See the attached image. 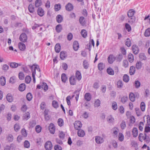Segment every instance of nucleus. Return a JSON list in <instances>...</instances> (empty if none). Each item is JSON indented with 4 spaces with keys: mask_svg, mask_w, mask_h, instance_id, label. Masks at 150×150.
I'll return each instance as SVG.
<instances>
[{
    "mask_svg": "<svg viewBox=\"0 0 150 150\" xmlns=\"http://www.w3.org/2000/svg\"><path fill=\"white\" fill-rule=\"evenodd\" d=\"M83 65L85 69H87L89 67V65L86 60H84L83 62Z\"/></svg>",
    "mask_w": 150,
    "mask_h": 150,
    "instance_id": "b1692460",
    "label": "nucleus"
},
{
    "mask_svg": "<svg viewBox=\"0 0 150 150\" xmlns=\"http://www.w3.org/2000/svg\"><path fill=\"white\" fill-rule=\"evenodd\" d=\"M142 66V64L140 61H137L136 64V68L138 69H141Z\"/></svg>",
    "mask_w": 150,
    "mask_h": 150,
    "instance_id": "5701e85b",
    "label": "nucleus"
},
{
    "mask_svg": "<svg viewBox=\"0 0 150 150\" xmlns=\"http://www.w3.org/2000/svg\"><path fill=\"white\" fill-rule=\"evenodd\" d=\"M6 81L5 77L3 76H1L0 78V84L2 86L5 85Z\"/></svg>",
    "mask_w": 150,
    "mask_h": 150,
    "instance_id": "a878e982",
    "label": "nucleus"
},
{
    "mask_svg": "<svg viewBox=\"0 0 150 150\" xmlns=\"http://www.w3.org/2000/svg\"><path fill=\"white\" fill-rule=\"evenodd\" d=\"M79 22L81 24L82 26H84L85 25L86 22L85 19L83 17L81 16L80 18Z\"/></svg>",
    "mask_w": 150,
    "mask_h": 150,
    "instance_id": "cd10ccee",
    "label": "nucleus"
},
{
    "mask_svg": "<svg viewBox=\"0 0 150 150\" xmlns=\"http://www.w3.org/2000/svg\"><path fill=\"white\" fill-rule=\"evenodd\" d=\"M125 45L128 47H129L131 46V42L130 39L129 38H127L126 40L125 43Z\"/></svg>",
    "mask_w": 150,
    "mask_h": 150,
    "instance_id": "e433bc0d",
    "label": "nucleus"
},
{
    "mask_svg": "<svg viewBox=\"0 0 150 150\" xmlns=\"http://www.w3.org/2000/svg\"><path fill=\"white\" fill-rule=\"evenodd\" d=\"M32 98V95L30 93H27L26 95V98L28 101H31Z\"/></svg>",
    "mask_w": 150,
    "mask_h": 150,
    "instance_id": "c03bdc74",
    "label": "nucleus"
},
{
    "mask_svg": "<svg viewBox=\"0 0 150 150\" xmlns=\"http://www.w3.org/2000/svg\"><path fill=\"white\" fill-rule=\"evenodd\" d=\"M140 107L141 110L142 111H144L145 110V103L144 102H141L140 104Z\"/></svg>",
    "mask_w": 150,
    "mask_h": 150,
    "instance_id": "0e129e2a",
    "label": "nucleus"
},
{
    "mask_svg": "<svg viewBox=\"0 0 150 150\" xmlns=\"http://www.w3.org/2000/svg\"><path fill=\"white\" fill-rule=\"evenodd\" d=\"M123 58V56L121 54H119L117 57V61L118 62H120L121 61Z\"/></svg>",
    "mask_w": 150,
    "mask_h": 150,
    "instance_id": "774afa93",
    "label": "nucleus"
},
{
    "mask_svg": "<svg viewBox=\"0 0 150 150\" xmlns=\"http://www.w3.org/2000/svg\"><path fill=\"white\" fill-rule=\"evenodd\" d=\"M55 10L57 11H59L61 8V6L59 4H55L54 5Z\"/></svg>",
    "mask_w": 150,
    "mask_h": 150,
    "instance_id": "864d4df0",
    "label": "nucleus"
},
{
    "mask_svg": "<svg viewBox=\"0 0 150 150\" xmlns=\"http://www.w3.org/2000/svg\"><path fill=\"white\" fill-rule=\"evenodd\" d=\"M45 147L46 150H51L52 147V144L51 142L47 141L45 145Z\"/></svg>",
    "mask_w": 150,
    "mask_h": 150,
    "instance_id": "39448f33",
    "label": "nucleus"
},
{
    "mask_svg": "<svg viewBox=\"0 0 150 150\" xmlns=\"http://www.w3.org/2000/svg\"><path fill=\"white\" fill-rule=\"evenodd\" d=\"M95 140L96 142L98 144H101L104 142L103 139L99 136L96 137Z\"/></svg>",
    "mask_w": 150,
    "mask_h": 150,
    "instance_id": "0eeeda50",
    "label": "nucleus"
},
{
    "mask_svg": "<svg viewBox=\"0 0 150 150\" xmlns=\"http://www.w3.org/2000/svg\"><path fill=\"white\" fill-rule=\"evenodd\" d=\"M30 117V114L29 113L27 112L25 113L23 117V119L25 120H27Z\"/></svg>",
    "mask_w": 150,
    "mask_h": 150,
    "instance_id": "4be33fe9",
    "label": "nucleus"
},
{
    "mask_svg": "<svg viewBox=\"0 0 150 150\" xmlns=\"http://www.w3.org/2000/svg\"><path fill=\"white\" fill-rule=\"evenodd\" d=\"M129 98L130 100L132 102H134L135 100V97L134 94L131 93L129 95Z\"/></svg>",
    "mask_w": 150,
    "mask_h": 150,
    "instance_id": "f704fd0d",
    "label": "nucleus"
},
{
    "mask_svg": "<svg viewBox=\"0 0 150 150\" xmlns=\"http://www.w3.org/2000/svg\"><path fill=\"white\" fill-rule=\"evenodd\" d=\"M106 71L108 74L109 75H112L114 74L113 70L110 67L108 68Z\"/></svg>",
    "mask_w": 150,
    "mask_h": 150,
    "instance_id": "7c9ffc66",
    "label": "nucleus"
},
{
    "mask_svg": "<svg viewBox=\"0 0 150 150\" xmlns=\"http://www.w3.org/2000/svg\"><path fill=\"white\" fill-rule=\"evenodd\" d=\"M19 39L20 40L23 42H26L27 39V35L25 33H22L20 36Z\"/></svg>",
    "mask_w": 150,
    "mask_h": 150,
    "instance_id": "7ed1b4c3",
    "label": "nucleus"
},
{
    "mask_svg": "<svg viewBox=\"0 0 150 150\" xmlns=\"http://www.w3.org/2000/svg\"><path fill=\"white\" fill-rule=\"evenodd\" d=\"M145 138L144 141L146 142V143H149L150 141V139L149 136L147 135V134L146 133H144Z\"/></svg>",
    "mask_w": 150,
    "mask_h": 150,
    "instance_id": "ea45409f",
    "label": "nucleus"
},
{
    "mask_svg": "<svg viewBox=\"0 0 150 150\" xmlns=\"http://www.w3.org/2000/svg\"><path fill=\"white\" fill-rule=\"evenodd\" d=\"M69 82L71 85H74L76 83V80L74 76H72L69 78Z\"/></svg>",
    "mask_w": 150,
    "mask_h": 150,
    "instance_id": "9d476101",
    "label": "nucleus"
},
{
    "mask_svg": "<svg viewBox=\"0 0 150 150\" xmlns=\"http://www.w3.org/2000/svg\"><path fill=\"white\" fill-rule=\"evenodd\" d=\"M28 10L29 12L31 13H33L34 11V7L31 4L29 5L28 6Z\"/></svg>",
    "mask_w": 150,
    "mask_h": 150,
    "instance_id": "c9c22d12",
    "label": "nucleus"
},
{
    "mask_svg": "<svg viewBox=\"0 0 150 150\" xmlns=\"http://www.w3.org/2000/svg\"><path fill=\"white\" fill-rule=\"evenodd\" d=\"M80 90H77L75 91L74 92V93L76 94V96L75 97L76 100L77 101L79 98V94Z\"/></svg>",
    "mask_w": 150,
    "mask_h": 150,
    "instance_id": "13d9d810",
    "label": "nucleus"
},
{
    "mask_svg": "<svg viewBox=\"0 0 150 150\" xmlns=\"http://www.w3.org/2000/svg\"><path fill=\"white\" fill-rule=\"evenodd\" d=\"M134 86L135 88H138L140 86V83L138 80H136L134 82Z\"/></svg>",
    "mask_w": 150,
    "mask_h": 150,
    "instance_id": "bf43d9fd",
    "label": "nucleus"
},
{
    "mask_svg": "<svg viewBox=\"0 0 150 150\" xmlns=\"http://www.w3.org/2000/svg\"><path fill=\"white\" fill-rule=\"evenodd\" d=\"M135 72V67L134 66H132L130 67L129 73L130 75H134Z\"/></svg>",
    "mask_w": 150,
    "mask_h": 150,
    "instance_id": "393cba45",
    "label": "nucleus"
},
{
    "mask_svg": "<svg viewBox=\"0 0 150 150\" xmlns=\"http://www.w3.org/2000/svg\"><path fill=\"white\" fill-rule=\"evenodd\" d=\"M107 121L109 123H112L114 120L113 117L111 116L110 115L108 116L107 118Z\"/></svg>",
    "mask_w": 150,
    "mask_h": 150,
    "instance_id": "c756f323",
    "label": "nucleus"
},
{
    "mask_svg": "<svg viewBox=\"0 0 150 150\" xmlns=\"http://www.w3.org/2000/svg\"><path fill=\"white\" fill-rule=\"evenodd\" d=\"M117 87L119 88H121L123 86V83L122 81L119 80L117 82Z\"/></svg>",
    "mask_w": 150,
    "mask_h": 150,
    "instance_id": "4d7b16f0",
    "label": "nucleus"
},
{
    "mask_svg": "<svg viewBox=\"0 0 150 150\" xmlns=\"http://www.w3.org/2000/svg\"><path fill=\"white\" fill-rule=\"evenodd\" d=\"M41 88L44 89L45 91H46L48 89V86L46 83H43L42 85H41Z\"/></svg>",
    "mask_w": 150,
    "mask_h": 150,
    "instance_id": "052dcab7",
    "label": "nucleus"
},
{
    "mask_svg": "<svg viewBox=\"0 0 150 150\" xmlns=\"http://www.w3.org/2000/svg\"><path fill=\"white\" fill-rule=\"evenodd\" d=\"M6 99L9 102H11L13 100V98L12 95L10 93H8L6 96Z\"/></svg>",
    "mask_w": 150,
    "mask_h": 150,
    "instance_id": "f3484780",
    "label": "nucleus"
},
{
    "mask_svg": "<svg viewBox=\"0 0 150 150\" xmlns=\"http://www.w3.org/2000/svg\"><path fill=\"white\" fill-rule=\"evenodd\" d=\"M66 52L64 51H62L60 53V57L62 60L64 59L67 57Z\"/></svg>",
    "mask_w": 150,
    "mask_h": 150,
    "instance_id": "f8f14e48",
    "label": "nucleus"
},
{
    "mask_svg": "<svg viewBox=\"0 0 150 150\" xmlns=\"http://www.w3.org/2000/svg\"><path fill=\"white\" fill-rule=\"evenodd\" d=\"M135 11L133 9H130L127 12L128 17L129 18L128 22L132 24L134 23L136 20L135 17L134 16Z\"/></svg>",
    "mask_w": 150,
    "mask_h": 150,
    "instance_id": "f257e3e1",
    "label": "nucleus"
},
{
    "mask_svg": "<svg viewBox=\"0 0 150 150\" xmlns=\"http://www.w3.org/2000/svg\"><path fill=\"white\" fill-rule=\"evenodd\" d=\"M57 21L58 23H61L63 20V18L62 16L60 15H58L56 17Z\"/></svg>",
    "mask_w": 150,
    "mask_h": 150,
    "instance_id": "aec40b11",
    "label": "nucleus"
},
{
    "mask_svg": "<svg viewBox=\"0 0 150 150\" xmlns=\"http://www.w3.org/2000/svg\"><path fill=\"white\" fill-rule=\"evenodd\" d=\"M132 50L134 53L135 54H137L139 52V48L136 45H134L132 47Z\"/></svg>",
    "mask_w": 150,
    "mask_h": 150,
    "instance_id": "1a4fd4ad",
    "label": "nucleus"
},
{
    "mask_svg": "<svg viewBox=\"0 0 150 150\" xmlns=\"http://www.w3.org/2000/svg\"><path fill=\"white\" fill-rule=\"evenodd\" d=\"M123 80L126 82H127L129 80V77L127 74H125L123 77Z\"/></svg>",
    "mask_w": 150,
    "mask_h": 150,
    "instance_id": "3c124183",
    "label": "nucleus"
},
{
    "mask_svg": "<svg viewBox=\"0 0 150 150\" xmlns=\"http://www.w3.org/2000/svg\"><path fill=\"white\" fill-rule=\"evenodd\" d=\"M125 27L127 31L129 32L131 31V28L130 25L127 23H126L125 24Z\"/></svg>",
    "mask_w": 150,
    "mask_h": 150,
    "instance_id": "69168bd1",
    "label": "nucleus"
},
{
    "mask_svg": "<svg viewBox=\"0 0 150 150\" xmlns=\"http://www.w3.org/2000/svg\"><path fill=\"white\" fill-rule=\"evenodd\" d=\"M25 82L27 83H29L31 81V78L29 76H27L25 78Z\"/></svg>",
    "mask_w": 150,
    "mask_h": 150,
    "instance_id": "6e6d98bb",
    "label": "nucleus"
},
{
    "mask_svg": "<svg viewBox=\"0 0 150 150\" xmlns=\"http://www.w3.org/2000/svg\"><path fill=\"white\" fill-rule=\"evenodd\" d=\"M49 129L51 133L54 134L55 132V128L54 125L53 123H51L49 126Z\"/></svg>",
    "mask_w": 150,
    "mask_h": 150,
    "instance_id": "423d86ee",
    "label": "nucleus"
},
{
    "mask_svg": "<svg viewBox=\"0 0 150 150\" xmlns=\"http://www.w3.org/2000/svg\"><path fill=\"white\" fill-rule=\"evenodd\" d=\"M61 49V46L59 44L57 43L55 45V50L56 52L59 53L60 52Z\"/></svg>",
    "mask_w": 150,
    "mask_h": 150,
    "instance_id": "bb28decb",
    "label": "nucleus"
},
{
    "mask_svg": "<svg viewBox=\"0 0 150 150\" xmlns=\"http://www.w3.org/2000/svg\"><path fill=\"white\" fill-rule=\"evenodd\" d=\"M21 133L24 137H25L27 136V133L26 130L25 129H22Z\"/></svg>",
    "mask_w": 150,
    "mask_h": 150,
    "instance_id": "e2e57ef3",
    "label": "nucleus"
},
{
    "mask_svg": "<svg viewBox=\"0 0 150 150\" xmlns=\"http://www.w3.org/2000/svg\"><path fill=\"white\" fill-rule=\"evenodd\" d=\"M73 48L75 51H77L79 47V44L76 41H75L73 44Z\"/></svg>",
    "mask_w": 150,
    "mask_h": 150,
    "instance_id": "6e6552de",
    "label": "nucleus"
},
{
    "mask_svg": "<svg viewBox=\"0 0 150 150\" xmlns=\"http://www.w3.org/2000/svg\"><path fill=\"white\" fill-rule=\"evenodd\" d=\"M66 9L68 11H71L73 9L72 5L70 3H68L66 6Z\"/></svg>",
    "mask_w": 150,
    "mask_h": 150,
    "instance_id": "9b49d317",
    "label": "nucleus"
},
{
    "mask_svg": "<svg viewBox=\"0 0 150 150\" xmlns=\"http://www.w3.org/2000/svg\"><path fill=\"white\" fill-rule=\"evenodd\" d=\"M10 66L11 68H16L18 67L17 63L15 62H11L10 64Z\"/></svg>",
    "mask_w": 150,
    "mask_h": 150,
    "instance_id": "de8ad7c7",
    "label": "nucleus"
},
{
    "mask_svg": "<svg viewBox=\"0 0 150 150\" xmlns=\"http://www.w3.org/2000/svg\"><path fill=\"white\" fill-rule=\"evenodd\" d=\"M26 86L24 83H21L20 84L19 86L18 89L20 91H23L25 89Z\"/></svg>",
    "mask_w": 150,
    "mask_h": 150,
    "instance_id": "412c9836",
    "label": "nucleus"
},
{
    "mask_svg": "<svg viewBox=\"0 0 150 150\" xmlns=\"http://www.w3.org/2000/svg\"><path fill=\"white\" fill-rule=\"evenodd\" d=\"M144 35L146 37H149L150 35V28L146 30L144 33Z\"/></svg>",
    "mask_w": 150,
    "mask_h": 150,
    "instance_id": "49530a36",
    "label": "nucleus"
},
{
    "mask_svg": "<svg viewBox=\"0 0 150 150\" xmlns=\"http://www.w3.org/2000/svg\"><path fill=\"white\" fill-rule=\"evenodd\" d=\"M29 66L31 69L32 77L33 78V82L35 83V76L36 74V70L37 69V71H38L40 72V70L39 68V66L37 64H33L32 66Z\"/></svg>",
    "mask_w": 150,
    "mask_h": 150,
    "instance_id": "f03ea898",
    "label": "nucleus"
},
{
    "mask_svg": "<svg viewBox=\"0 0 150 150\" xmlns=\"http://www.w3.org/2000/svg\"><path fill=\"white\" fill-rule=\"evenodd\" d=\"M82 36L84 38H86L87 35V33L85 30H82L81 32Z\"/></svg>",
    "mask_w": 150,
    "mask_h": 150,
    "instance_id": "5fc2aeb1",
    "label": "nucleus"
},
{
    "mask_svg": "<svg viewBox=\"0 0 150 150\" xmlns=\"http://www.w3.org/2000/svg\"><path fill=\"white\" fill-rule=\"evenodd\" d=\"M135 110L137 116L138 117L140 116L141 115V111L138 108H135Z\"/></svg>",
    "mask_w": 150,
    "mask_h": 150,
    "instance_id": "603ef678",
    "label": "nucleus"
},
{
    "mask_svg": "<svg viewBox=\"0 0 150 150\" xmlns=\"http://www.w3.org/2000/svg\"><path fill=\"white\" fill-rule=\"evenodd\" d=\"M139 57L140 59L142 60H145L146 57L145 54L143 53H141L139 55Z\"/></svg>",
    "mask_w": 150,
    "mask_h": 150,
    "instance_id": "a19ab883",
    "label": "nucleus"
},
{
    "mask_svg": "<svg viewBox=\"0 0 150 150\" xmlns=\"http://www.w3.org/2000/svg\"><path fill=\"white\" fill-rule=\"evenodd\" d=\"M104 65L103 63H100L98 65V68L99 70L101 71L103 69Z\"/></svg>",
    "mask_w": 150,
    "mask_h": 150,
    "instance_id": "79ce46f5",
    "label": "nucleus"
},
{
    "mask_svg": "<svg viewBox=\"0 0 150 150\" xmlns=\"http://www.w3.org/2000/svg\"><path fill=\"white\" fill-rule=\"evenodd\" d=\"M78 130V131L77 132L78 136L80 137H83L85 135L84 131L82 129H79Z\"/></svg>",
    "mask_w": 150,
    "mask_h": 150,
    "instance_id": "dca6fc26",
    "label": "nucleus"
},
{
    "mask_svg": "<svg viewBox=\"0 0 150 150\" xmlns=\"http://www.w3.org/2000/svg\"><path fill=\"white\" fill-rule=\"evenodd\" d=\"M7 139L9 141L11 142L13 140V135L11 134H9L7 137Z\"/></svg>",
    "mask_w": 150,
    "mask_h": 150,
    "instance_id": "338daca9",
    "label": "nucleus"
},
{
    "mask_svg": "<svg viewBox=\"0 0 150 150\" xmlns=\"http://www.w3.org/2000/svg\"><path fill=\"white\" fill-rule=\"evenodd\" d=\"M62 29V25L60 24H58L57 25L56 27V31L59 33L60 32Z\"/></svg>",
    "mask_w": 150,
    "mask_h": 150,
    "instance_id": "72a5a7b5",
    "label": "nucleus"
},
{
    "mask_svg": "<svg viewBox=\"0 0 150 150\" xmlns=\"http://www.w3.org/2000/svg\"><path fill=\"white\" fill-rule=\"evenodd\" d=\"M42 4L41 0H36L35 3V5L36 7H38Z\"/></svg>",
    "mask_w": 150,
    "mask_h": 150,
    "instance_id": "8fccbe9b",
    "label": "nucleus"
},
{
    "mask_svg": "<svg viewBox=\"0 0 150 150\" xmlns=\"http://www.w3.org/2000/svg\"><path fill=\"white\" fill-rule=\"evenodd\" d=\"M61 79L62 81L64 83H65L67 80V78L66 76V75L64 73L62 74L61 76Z\"/></svg>",
    "mask_w": 150,
    "mask_h": 150,
    "instance_id": "58836bf2",
    "label": "nucleus"
},
{
    "mask_svg": "<svg viewBox=\"0 0 150 150\" xmlns=\"http://www.w3.org/2000/svg\"><path fill=\"white\" fill-rule=\"evenodd\" d=\"M138 138L139 140L140 141L142 142L143 140H144L145 138V135H144L142 133H140L139 135Z\"/></svg>",
    "mask_w": 150,
    "mask_h": 150,
    "instance_id": "4c0bfd02",
    "label": "nucleus"
},
{
    "mask_svg": "<svg viewBox=\"0 0 150 150\" xmlns=\"http://www.w3.org/2000/svg\"><path fill=\"white\" fill-rule=\"evenodd\" d=\"M132 135L133 137H137L138 134V131L136 127H134L132 131Z\"/></svg>",
    "mask_w": 150,
    "mask_h": 150,
    "instance_id": "4468645a",
    "label": "nucleus"
},
{
    "mask_svg": "<svg viewBox=\"0 0 150 150\" xmlns=\"http://www.w3.org/2000/svg\"><path fill=\"white\" fill-rule=\"evenodd\" d=\"M74 126L75 129L79 130L82 127V124L80 121H76L74 124Z\"/></svg>",
    "mask_w": 150,
    "mask_h": 150,
    "instance_id": "20e7f679",
    "label": "nucleus"
},
{
    "mask_svg": "<svg viewBox=\"0 0 150 150\" xmlns=\"http://www.w3.org/2000/svg\"><path fill=\"white\" fill-rule=\"evenodd\" d=\"M57 123L58 125L60 127L62 126L64 124L63 120L62 118H59L58 119Z\"/></svg>",
    "mask_w": 150,
    "mask_h": 150,
    "instance_id": "a18cd8bd",
    "label": "nucleus"
},
{
    "mask_svg": "<svg viewBox=\"0 0 150 150\" xmlns=\"http://www.w3.org/2000/svg\"><path fill=\"white\" fill-rule=\"evenodd\" d=\"M16 81V76H13L11 77L9 80V82L12 84H13Z\"/></svg>",
    "mask_w": 150,
    "mask_h": 150,
    "instance_id": "2f4dec72",
    "label": "nucleus"
},
{
    "mask_svg": "<svg viewBox=\"0 0 150 150\" xmlns=\"http://www.w3.org/2000/svg\"><path fill=\"white\" fill-rule=\"evenodd\" d=\"M84 98L86 100L89 101L91 98V96L90 93H86L84 95Z\"/></svg>",
    "mask_w": 150,
    "mask_h": 150,
    "instance_id": "a211bd4d",
    "label": "nucleus"
},
{
    "mask_svg": "<svg viewBox=\"0 0 150 150\" xmlns=\"http://www.w3.org/2000/svg\"><path fill=\"white\" fill-rule=\"evenodd\" d=\"M112 108L113 109L116 110L117 108V103L115 102H113L112 103Z\"/></svg>",
    "mask_w": 150,
    "mask_h": 150,
    "instance_id": "37998d69",
    "label": "nucleus"
},
{
    "mask_svg": "<svg viewBox=\"0 0 150 150\" xmlns=\"http://www.w3.org/2000/svg\"><path fill=\"white\" fill-rule=\"evenodd\" d=\"M38 14L40 16H42L44 14V11L41 8H39L37 10Z\"/></svg>",
    "mask_w": 150,
    "mask_h": 150,
    "instance_id": "6ab92c4d",
    "label": "nucleus"
},
{
    "mask_svg": "<svg viewBox=\"0 0 150 150\" xmlns=\"http://www.w3.org/2000/svg\"><path fill=\"white\" fill-rule=\"evenodd\" d=\"M128 59L129 62L132 63L134 60L133 55L132 54H129L128 55Z\"/></svg>",
    "mask_w": 150,
    "mask_h": 150,
    "instance_id": "473e14b6",
    "label": "nucleus"
},
{
    "mask_svg": "<svg viewBox=\"0 0 150 150\" xmlns=\"http://www.w3.org/2000/svg\"><path fill=\"white\" fill-rule=\"evenodd\" d=\"M18 47L20 50L24 51L26 47L25 45L22 42H19L18 44Z\"/></svg>",
    "mask_w": 150,
    "mask_h": 150,
    "instance_id": "ddd939ff",
    "label": "nucleus"
},
{
    "mask_svg": "<svg viewBox=\"0 0 150 150\" xmlns=\"http://www.w3.org/2000/svg\"><path fill=\"white\" fill-rule=\"evenodd\" d=\"M20 128V126L18 124H15L14 127V130L16 132H17L19 131Z\"/></svg>",
    "mask_w": 150,
    "mask_h": 150,
    "instance_id": "680f3d73",
    "label": "nucleus"
},
{
    "mask_svg": "<svg viewBox=\"0 0 150 150\" xmlns=\"http://www.w3.org/2000/svg\"><path fill=\"white\" fill-rule=\"evenodd\" d=\"M76 77L78 80H80L81 79V73L79 71H77L75 74Z\"/></svg>",
    "mask_w": 150,
    "mask_h": 150,
    "instance_id": "c85d7f7f",
    "label": "nucleus"
},
{
    "mask_svg": "<svg viewBox=\"0 0 150 150\" xmlns=\"http://www.w3.org/2000/svg\"><path fill=\"white\" fill-rule=\"evenodd\" d=\"M114 57L113 55H110L108 57V61L110 64L112 63L114 61Z\"/></svg>",
    "mask_w": 150,
    "mask_h": 150,
    "instance_id": "2eb2a0df",
    "label": "nucleus"
},
{
    "mask_svg": "<svg viewBox=\"0 0 150 150\" xmlns=\"http://www.w3.org/2000/svg\"><path fill=\"white\" fill-rule=\"evenodd\" d=\"M100 100L98 99H97L94 102V105L95 107H98L100 105Z\"/></svg>",
    "mask_w": 150,
    "mask_h": 150,
    "instance_id": "09e8293b",
    "label": "nucleus"
}]
</instances>
